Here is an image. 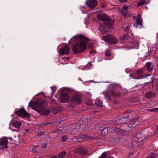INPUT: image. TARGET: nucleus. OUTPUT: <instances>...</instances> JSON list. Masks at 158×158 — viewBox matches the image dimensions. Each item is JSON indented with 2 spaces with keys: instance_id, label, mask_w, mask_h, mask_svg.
<instances>
[{
  "instance_id": "5",
  "label": "nucleus",
  "mask_w": 158,
  "mask_h": 158,
  "mask_svg": "<svg viewBox=\"0 0 158 158\" xmlns=\"http://www.w3.org/2000/svg\"><path fill=\"white\" fill-rule=\"evenodd\" d=\"M103 39L104 41L111 44H115L117 43V40L112 37L110 35L103 36Z\"/></svg>"
},
{
  "instance_id": "15",
  "label": "nucleus",
  "mask_w": 158,
  "mask_h": 158,
  "mask_svg": "<svg viewBox=\"0 0 158 158\" xmlns=\"http://www.w3.org/2000/svg\"><path fill=\"white\" fill-rule=\"evenodd\" d=\"M152 63L149 62L147 64V68L148 70L151 71L153 70L152 68L151 67Z\"/></svg>"
},
{
  "instance_id": "30",
  "label": "nucleus",
  "mask_w": 158,
  "mask_h": 158,
  "mask_svg": "<svg viewBox=\"0 0 158 158\" xmlns=\"http://www.w3.org/2000/svg\"><path fill=\"white\" fill-rule=\"evenodd\" d=\"M95 51L94 50H93L91 51L90 52V54H95Z\"/></svg>"
},
{
  "instance_id": "12",
  "label": "nucleus",
  "mask_w": 158,
  "mask_h": 158,
  "mask_svg": "<svg viewBox=\"0 0 158 158\" xmlns=\"http://www.w3.org/2000/svg\"><path fill=\"white\" fill-rule=\"evenodd\" d=\"M69 52V49L67 46L60 50V52L61 55L68 54Z\"/></svg>"
},
{
  "instance_id": "32",
  "label": "nucleus",
  "mask_w": 158,
  "mask_h": 158,
  "mask_svg": "<svg viewBox=\"0 0 158 158\" xmlns=\"http://www.w3.org/2000/svg\"><path fill=\"white\" fill-rule=\"evenodd\" d=\"M127 31H128L130 29V27L128 26H127Z\"/></svg>"
},
{
  "instance_id": "6",
  "label": "nucleus",
  "mask_w": 158,
  "mask_h": 158,
  "mask_svg": "<svg viewBox=\"0 0 158 158\" xmlns=\"http://www.w3.org/2000/svg\"><path fill=\"white\" fill-rule=\"evenodd\" d=\"M9 142L6 137L0 139V149H5L7 147Z\"/></svg>"
},
{
  "instance_id": "8",
  "label": "nucleus",
  "mask_w": 158,
  "mask_h": 158,
  "mask_svg": "<svg viewBox=\"0 0 158 158\" xmlns=\"http://www.w3.org/2000/svg\"><path fill=\"white\" fill-rule=\"evenodd\" d=\"M70 100V97L66 94H63L60 96V101L61 102L66 103L68 102Z\"/></svg>"
},
{
  "instance_id": "23",
  "label": "nucleus",
  "mask_w": 158,
  "mask_h": 158,
  "mask_svg": "<svg viewBox=\"0 0 158 158\" xmlns=\"http://www.w3.org/2000/svg\"><path fill=\"white\" fill-rule=\"evenodd\" d=\"M143 71V69H139L137 71L136 73L137 74H140L142 73Z\"/></svg>"
},
{
  "instance_id": "21",
  "label": "nucleus",
  "mask_w": 158,
  "mask_h": 158,
  "mask_svg": "<svg viewBox=\"0 0 158 158\" xmlns=\"http://www.w3.org/2000/svg\"><path fill=\"white\" fill-rule=\"evenodd\" d=\"M106 153L104 152L103 153L99 158H106Z\"/></svg>"
},
{
  "instance_id": "38",
  "label": "nucleus",
  "mask_w": 158,
  "mask_h": 158,
  "mask_svg": "<svg viewBox=\"0 0 158 158\" xmlns=\"http://www.w3.org/2000/svg\"><path fill=\"white\" fill-rule=\"evenodd\" d=\"M79 80L80 81H81V79H79Z\"/></svg>"
},
{
  "instance_id": "39",
  "label": "nucleus",
  "mask_w": 158,
  "mask_h": 158,
  "mask_svg": "<svg viewBox=\"0 0 158 158\" xmlns=\"http://www.w3.org/2000/svg\"><path fill=\"white\" fill-rule=\"evenodd\" d=\"M101 31L102 32H103V31Z\"/></svg>"
},
{
  "instance_id": "36",
  "label": "nucleus",
  "mask_w": 158,
  "mask_h": 158,
  "mask_svg": "<svg viewBox=\"0 0 158 158\" xmlns=\"http://www.w3.org/2000/svg\"><path fill=\"white\" fill-rule=\"evenodd\" d=\"M51 158H57L56 157H52Z\"/></svg>"
},
{
  "instance_id": "19",
  "label": "nucleus",
  "mask_w": 158,
  "mask_h": 158,
  "mask_svg": "<svg viewBox=\"0 0 158 158\" xmlns=\"http://www.w3.org/2000/svg\"><path fill=\"white\" fill-rule=\"evenodd\" d=\"M148 111L150 112H155L158 111V108H153L148 110Z\"/></svg>"
},
{
  "instance_id": "17",
  "label": "nucleus",
  "mask_w": 158,
  "mask_h": 158,
  "mask_svg": "<svg viewBox=\"0 0 158 158\" xmlns=\"http://www.w3.org/2000/svg\"><path fill=\"white\" fill-rule=\"evenodd\" d=\"M146 3V2L145 1H140L138 3V6H140L145 4Z\"/></svg>"
},
{
  "instance_id": "27",
  "label": "nucleus",
  "mask_w": 158,
  "mask_h": 158,
  "mask_svg": "<svg viewBox=\"0 0 158 158\" xmlns=\"http://www.w3.org/2000/svg\"><path fill=\"white\" fill-rule=\"evenodd\" d=\"M123 11L124 10L126 11L127 9V6H123Z\"/></svg>"
},
{
  "instance_id": "7",
  "label": "nucleus",
  "mask_w": 158,
  "mask_h": 158,
  "mask_svg": "<svg viewBox=\"0 0 158 158\" xmlns=\"http://www.w3.org/2000/svg\"><path fill=\"white\" fill-rule=\"evenodd\" d=\"M15 113L19 116L23 118H28L29 117L28 114L23 108H21L19 110L15 112Z\"/></svg>"
},
{
  "instance_id": "31",
  "label": "nucleus",
  "mask_w": 158,
  "mask_h": 158,
  "mask_svg": "<svg viewBox=\"0 0 158 158\" xmlns=\"http://www.w3.org/2000/svg\"><path fill=\"white\" fill-rule=\"evenodd\" d=\"M48 124V123H43V124H42V125L43 126H44L45 125H47Z\"/></svg>"
},
{
  "instance_id": "1",
  "label": "nucleus",
  "mask_w": 158,
  "mask_h": 158,
  "mask_svg": "<svg viewBox=\"0 0 158 158\" xmlns=\"http://www.w3.org/2000/svg\"><path fill=\"white\" fill-rule=\"evenodd\" d=\"M73 39L78 41L73 46V51L74 54H78L86 49V44L89 41L88 38L78 35L73 36Z\"/></svg>"
},
{
  "instance_id": "18",
  "label": "nucleus",
  "mask_w": 158,
  "mask_h": 158,
  "mask_svg": "<svg viewBox=\"0 0 158 158\" xmlns=\"http://www.w3.org/2000/svg\"><path fill=\"white\" fill-rule=\"evenodd\" d=\"M80 152L82 154H84L87 153V150H84L83 148H82L80 150Z\"/></svg>"
},
{
  "instance_id": "35",
  "label": "nucleus",
  "mask_w": 158,
  "mask_h": 158,
  "mask_svg": "<svg viewBox=\"0 0 158 158\" xmlns=\"http://www.w3.org/2000/svg\"><path fill=\"white\" fill-rule=\"evenodd\" d=\"M156 129H157V131H158V126L157 127Z\"/></svg>"
},
{
  "instance_id": "11",
  "label": "nucleus",
  "mask_w": 158,
  "mask_h": 158,
  "mask_svg": "<svg viewBox=\"0 0 158 158\" xmlns=\"http://www.w3.org/2000/svg\"><path fill=\"white\" fill-rule=\"evenodd\" d=\"M142 21L139 14L137 15V19L136 20V27L141 28L142 26Z\"/></svg>"
},
{
  "instance_id": "3",
  "label": "nucleus",
  "mask_w": 158,
  "mask_h": 158,
  "mask_svg": "<svg viewBox=\"0 0 158 158\" xmlns=\"http://www.w3.org/2000/svg\"><path fill=\"white\" fill-rule=\"evenodd\" d=\"M97 18L99 20L104 21L107 25H110L114 23V21L110 19L109 18L105 15L100 14L97 16Z\"/></svg>"
},
{
  "instance_id": "2",
  "label": "nucleus",
  "mask_w": 158,
  "mask_h": 158,
  "mask_svg": "<svg viewBox=\"0 0 158 158\" xmlns=\"http://www.w3.org/2000/svg\"><path fill=\"white\" fill-rule=\"evenodd\" d=\"M29 106L31 107L33 109L36 111L41 115H47L50 113L49 111L48 110L45 109L42 104H40L36 107H33L29 104Z\"/></svg>"
},
{
  "instance_id": "10",
  "label": "nucleus",
  "mask_w": 158,
  "mask_h": 158,
  "mask_svg": "<svg viewBox=\"0 0 158 158\" xmlns=\"http://www.w3.org/2000/svg\"><path fill=\"white\" fill-rule=\"evenodd\" d=\"M80 97L78 95L73 97L72 99V102L74 104H78L80 103Z\"/></svg>"
},
{
  "instance_id": "14",
  "label": "nucleus",
  "mask_w": 158,
  "mask_h": 158,
  "mask_svg": "<svg viewBox=\"0 0 158 158\" xmlns=\"http://www.w3.org/2000/svg\"><path fill=\"white\" fill-rule=\"evenodd\" d=\"M95 104L98 106L101 107L102 105V102L100 100L97 99L95 101Z\"/></svg>"
},
{
  "instance_id": "9",
  "label": "nucleus",
  "mask_w": 158,
  "mask_h": 158,
  "mask_svg": "<svg viewBox=\"0 0 158 158\" xmlns=\"http://www.w3.org/2000/svg\"><path fill=\"white\" fill-rule=\"evenodd\" d=\"M86 3L90 8H94L97 5L98 2L96 0H87Z\"/></svg>"
},
{
  "instance_id": "16",
  "label": "nucleus",
  "mask_w": 158,
  "mask_h": 158,
  "mask_svg": "<svg viewBox=\"0 0 158 158\" xmlns=\"http://www.w3.org/2000/svg\"><path fill=\"white\" fill-rule=\"evenodd\" d=\"M66 154V152L64 151L59 154V157L60 158H63Z\"/></svg>"
},
{
  "instance_id": "33",
  "label": "nucleus",
  "mask_w": 158,
  "mask_h": 158,
  "mask_svg": "<svg viewBox=\"0 0 158 158\" xmlns=\"http://www.w3.org/2000/svg\"><path fill=\"white\" fill-rule=\"evenodd\" d=\"M123 15H124L125 16H126V14L125 13V12H123Z\"/></svg>"
},
{
  "instance_id": "37",
  "label": "nucleus",
  "mask_w": 158,
  "mask_h": 158,
  "mask_svg": "<svg viewBox=\"0 0 158 158\" xmlns=\"http://www.w3.org/2000/svg\"><path fill=\"white\" fill-rule=\"evenodd\" d=\"M51 89H52V91H53V89H52V87H51Z\"/></svg>"
},
{
  "instance_id": "4",
  "label": "nucleus",
  "mask_w": 158,
  "mask_h": 158,
  "mask_svg": "<svg viewBox=\"0 0 158 158\" xmlns=\"http://www.w3.org/2000/svg\"><path fill=\"white\" fill-rule=\"evenodd\" d=\"M143 140L142 138V135L141 133H138L134 137L132 142V144L134 146H139V143Z\"/></svg>"
},
{
  "instance_id": "13",
  "label": "nucleus",
  "mask_w": 158,
  "mask_h": 158,
  "mask_svg": "<svg viewBox=\"0 0 158 158\" xmlns=\"http://www.w3.org/2000/svg\"><path fill=\"white\" fill-rule=\"evenodd\" d=\"M12 123L13 124V126L17 128H19L21 126V121L19 120L13 121Z\"/></svg>"
},
{
  "instance_id": "25",
  "label": "nucleus",
  "mask_w": 158,
  "mask_h": 158,
  "mask_svg": "<svg viewBox=\"0 0 158 158\" xmlns=\"http://www.w3.org/2000/svg\"><path fill=\"white\" fill-rule=\"evenodd\" d=\"M107 131H108V129L107 128H104L103 129L102 131V132L103 133L104 132L105 133L106 132L107 133Z\"/></svg>"
},
{
  "instance_id": "26",
  "label": "nucleus",
  "mask_w": 158,
  "mask_h": 158,
  "mask_svg": "<svg viewBox=\"0 0 158 158\" xmlns=\"http://www.w3.org/2000/svg\"><path fill=\"white\" fill-rule=\"evenodd\" d=\"M88 47L90 49H92L94 48V46L92 44H89Z\"/></svg>"
},
{
  "instance_id": "28",
  "label": "nucleus",
  "mask_w": 158,
  "mask_h": 158,
  "mask_svg": "<svg viewBox=\"0 0 158 158\" xmlns=\"http://www.w3.org/2000/svg\"><path fill=\"white\" fill-rule=\"evenodd\" d=\"M120 2L121 3H123L126 2L127 0H119Z\"/></svg>"
},
{
  "instance_id": "20",
  "label": "nucleus",
  "mask_w": 158,
  "mask_h": 158,
  "mask_svg": "<svg viewBox=\"0 0 158 158\" xmlns=\"http://www.w3.org/2000/svg\"><path fill=\"white\" fill-rule=\"evenodd\" d=\"M111 53L110 50H107L105 52V55L107 56H109L111 55Z\"/></svg>"
},
{
  "instance_id": "34",
  "label": "nucleus",
  "mask_w": 158,
  "mask_h": 158,
  "mask_svg": "<svg viewBox=\"0 0 158 158\" xmlns=\"http://www.w3.org/2000/svg\"><path fill=\"white\" fill-rule=\"evenodd\" d=\"M119 131H120V132H122V133H123V131H123V130H119Z\"/></svg>"
},
{
  "instance_id": "24",
  "label": "nucleus",
  "mask_w": 158,
  "mask_h": 158,
  "mask_svg": "<svg viewBox=\"0 0 158 158\" xmlns=\"http://www.w3.org/2000/svg\"><path fill=\"white\" fill-rule=\"evenodd\" d=\"M67 139V137L65 136H63L61 138V141H62L64 142Z\"/></svg>"
},
{
  "instance_id": "22",
  "label": "nucleus",
  "mask_w": 158,
  "mask_h": 158,
  "mask_svg": "<svg viewBox=\"0 0 158 158\" xmlns=\"http://www.w3.org/2000/svg\"><path fill=\"white\" fill-rule=\"evenodd\" d=\"M156 156L155 154L153 153H151L150 156L147 157V158H155Z\"/></svg>"
},
{
  "instance_id": "29",
  "label": "nucleus",
  "mask_w": 158,
  "mask_h": 158,
  "mask_svg": "<svg viewBox=\"0 0 158 158\" xmlns=\"http://www.w3.org/2000/svg\"><path fill=\"white\" fill-rule=\"evenodd\" d=\"M128 37V35H126L125 36H124L123 38V39L124 40H127Z\"/></svg>"
}]
</instances>
